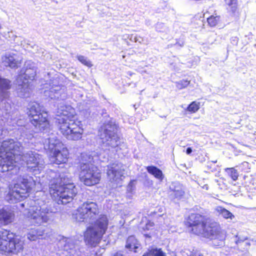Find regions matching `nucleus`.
<instances>
[{"mask_svg": "<svg viewBox=\"0 0 256 256\" xmlns=\"http://www.w3.org/2000/svg\"><path fill=\"white\" fill-rule=\"evenodd\" d=\"M22 146L13 139L4 140L0 148V171L4 172L19 169L20 165L26 164L30 172L34 174H40L44 168V160L34 151H28L20 154Z\"/></svg>", "mask_w": 256, "mask_h": 256, "instance_id": "obj_1", "label": "nucleus"}, {"mask_svg": "<svg viewBox=\"0 0 256 256\" xmlns=\"http://www.w3.org/2000/svg\"><path fill=\"white\" fill-rule=\"evenodd\" d=\"M99 213L98 205L94 202H84L72 214V218L78 222L92 223L84 233V240L86 244L96 246L100 242L102 236L105 233L108 224V218L101 215L96 221Z\"/></svg>", "mask_w": 256, "mask_h": 256, "instance_id": "obj_2", "label": "nucleus"}, {"mask_svg": "<svg viewBox=\"0 0 256 256\" xmlns=\"http://www.w3.org/2000/svg\"><path fill=\"white\" fill-rule=\"evenodd\" d=\"M204 216L198 214H192L185 222L190 231L196 235L210 238L215 246H222L224 242L226 234L215 222H205Z\"/></svg>", "mask_w": 256, "mask_h": 256, "instance_id": "obj_3", "label": "nucleus"}, {"mask_svg": "<svg viewBox=\"0 0 256 256\" xmlns=\"http://www.w3.org/2000/svg\"><path fill=\"white\" fill-rule=\"evenodd\" d=\"M58 123L61 133L68 140H78L82 138L84 129L80 122L76 120V112L70 105L60 103L58 106Z\"/></svg>", "mask_w": 256, "mask_h": 256, "instance_id": "obj_4", "label": "nucleus"}, {"mask_svg": "<svg viewBox=\"0 0 256 256\" xmlns=\"http://www.w3.org/2000/svg\"><path fill=\"white\" fill-rule=\"evenodd\" d=\"M82 160L79 174L80 181L87 186H92L98 184L100 180V173L97 167L92 162H96L98 160L104 162L108 160V158L102 154L99 156H96L94 152L90 154H82Z\"/></svg>", "mask_w": 256, "mask_h": 256, "instance_id": "obj_5", "label": "nucleus"}, {"mask_svg": "<svg viewBox=\"0 0 256 256\" xmlns=\"http://www.w3.org/2000/svg\"><path fill=\"white\" fill-rule=\"evenodd\" d=\"M20 206L26 207L24 214L34 225H41L47 222L50 218V214L56 212L54 208L50 207L46 202L40 199L25 202L20 204Z\"/></svg>", "mask_w": 256, "mask_h": 256, "instance_id": "obj_6", "label": "nucleus"}, {"mask_svg": "<svg viewBox=\"0 0 256 256\" xmlns=\"http://www.w3.org/2000/svg\"><path fill=\"white\" fill-rule=\"evenodd\" d=\"M50 194L58 204H66L73 200L77 193L71 180L65 176L50 180Z\"/></svg>", "mask_w": 256, "mask_h": 256, "instance_id": "obj_7", "label": "nucleus"}, {"mask_svg": "<svg viewBox=\"0 0 256 256\" xmlns=\"http://www.w3.org/2000/svg\"><path fill=\"white\" fill-rule=\"evenodd\" d=\"M36 184L32 178L28 176H20L14 186H9L10 191L6 196V200L10 203L16 202L28 196V192Z\"/></svg>", "mask_w": 256, "mask_h": 256, "instance_id": "obj_8", "label": "nucleus"}, {"mask_svg": "<svg viewBox=\"0 0 256 256\" xmlns=\"http://www.w3.org/2000/svg\"><path fill=\"white\" fill-rule=\"evenodd\" d=\"M44 146L47 150L51 162L59 164L66 162L68 156V150L56 136L52 135L46 140Z\"/></svg>", "mask_w": 256, "mask_h": 256, "instance_id": "obj_9", "label": "nucleus"}, {"mask_svg": "<svg viewBox=\"0 0 256 256\" xmlns=\"http://www.w3.org/2000/svg\"><path fill=\"white\" fill-rule=\"evenodd\" d=\"M24 242L14 238L13 233L4 229L0 230V252L2 254H18L22 251Z\"/></svg>", "mask_w": 256, "mask_h": 256, "instance_id": "obj_10", "label": "nucleus"}, {"mask_svg": "<svg viewBox=\"0 0 256 256\" xmlns=\"http://www.w3.org/2000/svg\"><path fill=\"white\" fill-rule=\"evenodd\" d=\"M36 76V70L34 66L27 68L23 74H19L16 78V84L18 86L17 92L19 96L22 98L29 97L32 92V86L28 80H34Z\"/></svg>", "mask_w": 256, "mask_h": 256, "instance_id": "obj_11", "label": "nucleus"}, {"mask_svg": "<svg viewBox=\"0 0 256 256\" xmlns=\"http://www.w3.org/2000/svg\"><path fill=\"white\" fill-rule=\"evenodd\" d=\"M28 115L30 117L32 124L40 130H44L48 125V113L42 110V108L38 103H31Z\"/></svg>", "mask_w": 256, "mask_h": 256, "instance_id": "obj_12", "label": "nucleus"}, {"mask_svg": "<svg viewBox=\"0 0 256 256\" xmlns=\"http://www.w3.org/2000/svg\"><path fill=\"white\" fill-rule=\"evenodd\" d=\"M121 128L118 124L113 122V152H116L118 157H122L127 153L126 144L122 136Z\"/></svg>", "mask_w": 256, "mask_h": 256, "instance_id": "obj_13", "label": "nucleus"}, {"mask_svg": "<svg viewBox=\"0 0 256 256\" xmlns=\"http://www.w3.org/2000/svg\"><path fill=\"white\" fill-rule=\"evenodd\" d=\"M56 84V79H50L48 84H44V88L46 90L44 91V94L52 100H64L66 98V94L64 89Z\"/></svg>", "mask_w": 256, "mask_h": 256, "instance_id": "obj_14", "label": "nucleus"}, {"mask_svg": "<svg viewBox=\"0 0 256 256\" xmlns=\"http://www.w3.org/2000/svg\"><path fill=\"white\" fill-rule=\"evenodd\" d=\"M112 126L111 124H104L98 130V136L102 142L106 145H110L112 142Z\"/></svg>", "mask_w": 256, "mask_h": 256, "instance_id": "obj_15", "label": "nucleus"}, {"mask_svg": "<svg viewBox=\"0 0 256 256\" xmlns=\"http://www.w3.org/2000/svg\"><path fill=\"white\" fill-rule=\"evenodd\" d=\"M170 196L178 200L183 198L185 192L183 186L178 182H172L170 186Z\"/></svg>", "mask_w": 256, "mask_h": 256, "instance_id": "obj_16", "label": "nucleus"}, {"mask_svg": "<svg viewBox=\"0 0 256 256\" xmlns=\"http://www.w3.org/2000/svg\"><path fill=\"white\" fill-rule=\"evenodd\" d=\"M64 244V250L70 254V256H82L81 252L78 250L75 242L71 238H66Z\"/></svg>", "mask_w": 256, "mask_h": 256, "instance_id": "obj_17", "label": "nucleus"}, {"mask_svg": "<svg viewBox=\"0 0 256 256\" xmlns=\"http://www.w3.org/2000/svg\"><path fill=\"white\" fill-rule=\"evenodd\" d=\"M14 219V212L8 208H4L0 210V221L4 224L12 222Z\"/></svg>", "mask_w": 256, "mask_h": 256, "instance_id": "obj_18", "label": "nucleus"}, {"mask_svg": "<svg viewBox=\"0 0 256 256\" xmlns=\"http://www.w3.org/2000/svg\"><path fill=\"white\" fill-rule=\"evenodd\" d=\"M2 62L6 66H8L12 68L18 66L20 63L21 60H19L18 56L13 53H7L2 58Z\"/></svg>", "mask_w": 256, "mask_h": 256, "instance_id": "obj_19", "label": "nucleus"}, {"mask_svg": "<svg viewBox=\"0 0 256 256\" xmlns=\"http://www.w3.org/2000/svg\"><path fill=\"white\" fill-rule=\"evenodd\" d=\"M10 81L6 78L0 77V102H1L8 96L7 90L10 88Z\"/></svg>", "mask_w": 256, "mask_h": 256, "instance_id": "obj_20", "label": "nucleus"}, {"mask_svg": "<svg viewBox=\"0 0 256 256\" xmlns=\"http://www.w3.org/2000/svg\"><path fill=\"white\" fill-rule=\"evenodd\" d=\"M44 234V230L42 228L30 229L27 234V238L31 241L36 240Z\"/></svg>", "mask_w": 256, "mask_h": 256, "instance_id": "obj_21", "label": "nucleus"}, {"mask_svg": "<svg viewBox=\"0 0 256 256\" xmlns=\"http://www.w3.org/2000/svg\"><path fill=\"white\" fill-rule=\"evenodd\" d=\"M147 172L150 174L154 176V178L162 181L164 178V175L162 171L156 166H150L146 167Z\"/></svg>", "mask_w": 256, "mask_h": 256, "instance_id": "obj_22", "label": "nucleus"}, {"mask_svg": "<svg viewBox=\"0 0 256 256\" xmlns=\"http://www.w3.org/2000/svg\"><path fill=\"white\" fill-rule=\"evenodd\" d=\"M138 241L134 236H130L126 242V248L130 250H132L136 252V250L139 248Z\"/></svg>", "mask_w": 256, "mask_h": 256, "instance_id": "obj_23", "label": "nucleus"}, {"mask_svg": "<svg viewBox=\"0 0 256 256\" xmlns=\"http://www.w3.org/2000/svg\"><path fill=\"white\" fill-rule=\"evenodd\" d=\"M215 210L217 214L226 219L230 218L232 220L234 218V215L232 212L222 206H217Z\"/></svg>", "mask_w": 256, "mask_h": 256, "instance_id": "obj_24", "label": "nucleus"}, {"mask_svg": "<svg viewBox=\"0 0 256 256\" xmlns=\"http://www.w3.org/2000/svg\"><path fill=\"white\" fill-rule=\"evenodd\" d=\"M236 239L235 241L236 244L238 245V248H244L246 250L248 249V248L250 246V244L247 240L246 236H240L238 235L236 236Z\"/></svg>", "mask_w": 256, "mask_h": 256, "instance_id": "obj_25", "label": "nucleus"}, {"mask_svg": "<svg viewBox=\"0 0 256 256\" xmlns=\"http://www.w3.org/2000/svg\"><path fill=\"white\" fill-rule=\"evenodd\" d=\"M227 10L234 14L238 8V0H224Z\"/></svg>", "mask_w": 256, "mask_h": 256, "instance_id": "obj_26", "label": "nucleus"}, {"mask_svg": "<svg viewBox=\"0 0 256 256\" xmlns=\"http://www.w3.org/2000/svg\"><path fill=\"white\" fill-rule=\"evenodd\" d=\"M224 171L226 174L230 178L233 180L236 181L238 177V172L234 168H226Z\"/></svg>", "mask_w": 256, "mask_h": 256, "instance_id": "obj_27", "label": "nucleus"}, {"mask_svg": "<svg viewBox=\"0 0 256 256\" xmlns=\"http://www.w3.org/2000/svg\"><path fill=\"white\" fill-rule=\"evenodd\" d=\"M143 256H166L164 253L160 248H152Z\"/></svg>", "mask_w": 256, "mask_h": 256, "instance_id": "obj_28", "label": "nucleus"}, {"mask_svg": "<svg viewBox=\"0 0 256 256\" xmlns=\"http://www.w3.org/2000/svg\"><path fill=\"white\" fill-rule=\"evenodd\" d=\"M220 20V16L217 15H212L207 18V22L208 24L212 27L215 26Z\"/></svg>", "mask_w": 256, "mask_h": 256, "instance_id": "obj_29", "label": "nucleus"}, {"mask_svg": "<svg viewBox=\"0 0 256 256\" xmlns=\"http://www.w3.org/2000/svg\"><path fill=\"white\" fill-rule=\"evenodd\" d=\"M199 108V103L192 102L188 106L186 110L191 113H194L197 112Z\"/></svg>", "mask_w": 256, "mask_h": 256, "instance_id": "obj_30", "label": "nucleus"}, {"mask_svg": "<svg viewBox=\"0 0 256 256\" xmlns=\"http://www.w3.org/2000/svg\"><path fill=\"white\" fill-rule=\"evenodd\" d=\"M124 172H118L113 168V182L114 180H122L124 177Z\"/></svg>", "mask_w": 256, "mask_h": 256, "instance_id": "obj_31", "label": "nucleus"}, {"mask_svg": "<svg viewBox=\"0 0 256 256\" xmlns=\"http://www.w3.org/2000/svg\"><path fill=\"white\" fill-rule=\"evenodd\" d=\"M190 83L187 80H182L176 82V86L178 88L181 90L186 88Z\"/></svg>", "mask_w": 256, "mask_h": 256, "instance_id": "obj_32", "label": "nucleus"}, {"mask_svg": "<svg viewBox=\"0 0 256 256\" xmlns=\"http://www.w3.org/2000/svg\"><path fill=\"white\" fill-rule=\"evenodd\" d=\"M77 58L78 60L84 65L88 67H91L92 66L91 62L86 57L83 56H78Z\"/></svg>", "mask_w": 256, "mask_h": 256, "instance_id": "obj_33", "label": "nucleus"}, {"mask_svg": "<svg viewBox=\"0 0 256 256\" xmlns=\"http://www.w3.org/2000/svg\"><path fill=\"white\" fill-rule=\"evenodd\" d=\"M137 38V34H126L123 36L124 40H129L131 42H136Z\"/></svg>", "mask_w": 256, "mask_h": 256, "instance_id": "obj_34", "label": "nucleus"}, {"mask_svg": "<svg viewBox=\"0 0 256 256\" xmlns=\"http://www.w3.org/2000/svg\"><path fill=\"white\" fill-rule=\"evenodd\" d=\"M134 182L135 180H132L130 181L127 186V191L130 192H132L134 187Z\"/></svg>", "mask_w": 256, "mask_h": 256, "instance_id": "obj_35", "label": "nucleus"}, {"mask_svg": "<svg viewBox=\"0 0 256 256\" xmlns=\"http://www.w3.org/2000/svg\"><path fill=\"white\" fill-rule=\"evenodd\" d=\"M22 136L26 138L28 140H31L34 137L32 132L30 131L23 132Z\"/></svg>", "mask_w": 256, "mask_h": 256, "instance_id": "obj_36", "label": "nucleus"}, {"mask_svg": "<svg viewBox=\"0 0 256 256\" xmlns=\"http://www.w3.org/2000/svg\"><path fill=\"white\" fill-rule=\"evenodd\" d=\"M2 35H3L4 36H5L6 38H10H10H14H14H16V36H14V34L12 32H8V36H7L4 34H2Z\"/></svg>", "mask_w": 256, "mask_h": 256, "instance_id": "obj_37", "label": "nucleus"}, {"mask_svg": "<svg viewBox=\"0 0 256 256\" xmlns=\"http://www.w3.org/2000/svg\"><path fill=\"white\" fill-rule=\"evenodd\" d=\"M164 26V24H162V23H158L156 24V30L158 31V32H161V28H162Z\"/></svg>", "mask_w": 256, "mask_h": 256, "instance_id": "obj_38", "label": "nucleus"}, {"mask_svg": "<svg viewBox=\"0 0 256 256\" xmlns=\"http://www.w3.org/2000/svg\"><path fill=\"white\" fill-rule=\"evenodd\" d=\"M174 45H177V46H180V47H182L184 45V42L182 40H177V42L174 44Z\"/></svg>", "mask_w": 256, "mask_h": 256, "instance_id": "obj_39", "label": "nucleus"}, {"mask_svg": "<svg viewBox=\"0 0 256 256\" xmlns=\"http://www.w3.org/2000/svg\"><path fill=\"white\" fill-rule=\"evenodd\" d=\"M136 42H138L139 44H142L144 41V38L140 36H138L137 35V38H136Z\"/></svg>", "mask_w": 256, "mask_h": 256, "instance_id": "obj_40", "label": "nucleus"}, {"mask_svg": "<svg viewBox=\"0 0 256 256\" xmlns=\"http://www.w3.org/2000/svg\"><path fill=\"white\" fill-rule=\"evenodd\" d=\"M207 167H208V169L211 170L212 172H214L216 170L215 168H212V164H211V162H208Z\"/></svg>", "mask_w": 256, "mask_h": 256, "instance_id": "obj_41", "label": "nucleus"}, {"mask_svg": "<svg viewBox=\"0 0 256 256\" xmlns=\"http://www.w3.org/2000/svg\"><path fill=\"white\" fill-rule=\"evenodd\" d=\"M108 170L107 172V174L108 176H110L112 174V170L111 169L112 168V167L111 166H108Z\"/></svg>", "mask_w": 256, "mask_h": 256, "instance_id": "obj_42", "label": "nucleus"}, {"mask_svg": "<svg viewBox=\"0 0 256 256\" xmlns=\"http://www.w3.org/2000/svg\"><path fill=\"white\" fill-rule=\"evenodd\" d=\"M192 149L191 148L188 147L186 148V154H190L192 153Z\"/></svg>", "mask_w": 256, "mask_h": 256, "instance_id": "obj_43", "label": "nucleus"}, {"mask_svg": "<svg viewBox=\"0 0 256 256\" xmlns=\"http://www.w3.org/2000/svg\"><path fill=\"white\" fill-rule=\"evenodd\" d=\"M188 256H204L203 255L199 254V253H190V256L188 255Z\"/></svg>", "mask_w": 256, "mask_h": 256, "instance_id": "obj_44", "label": "nucleus"}, {"mask_svg": "<svg viewBox=\"0 0 256 256\" xmlns=\"http://www.w3.org/2000/svg\"><path fill=\"white\" fill-rule=\"evenodd\" d=\"M18 120H14L12 122V125L14 126H15L16 125L19 126L20 124H18Z\"/></svg>", "mask_w": 256, "mask_h": 256, "instance_id": "obj_45", "label": "nucleus"}, {"mask_svg": "<svg viewBox=\"0 0 256 256\" xmlns=\"http://www.w3.org/2000/svg\"><path fill=\"white\" fill-rule=\"evenodd\" d=\"M50 177H54L56 176V174L52 170L50 171Z\"/></svg>", "mask_w": 256, "mask_h": 256, "instance_id": "obj_46", "label": "nucleus"}, {"mask_svg": "<svg viewBox=\"0 0 256 256\" xmlns=\"http://www.w3.org/2000/svg\"><path fill=\"white\" fill-rule=\"evenodd\" d=\"M113 256H123V254L122 252H116Z\"/></svg>", "mask_w": 256, "mask_h": 256, "instance_id": "obj_47", "label": "nucleus"}, {"mask_svg": "<svg viewBox=\"0 0 256 256\" xmlns=\"http://www.w3.org/2000/svg\"><path fill=\"white\" fill-rule=\"evenodd\" d=\"M203 188L208 190V184H205L203 186Z\"/></svg>", "mask_w": 256, "mask_h": 256, "instance_id": "obj_48", "label": "nucleus"}, {"mask_svg": "<svg viewBox=\"0 0 256 256\" xmlns=\"http://www.w3.org/2000/svg\"><path fill=\"white\" fill-rule=\"evenodd\" d=\"M30 63H32L30 62H26V67H28V65H30Z\"/></svg>", "mask_w": 256, "mask_h": 256, "instance_id": "obj_49", "label": "nucleus"}, {"mask_svg": "<svg viewBox=\"0 0 256 256\" xmlns=\"http://www.w3.org/2000/svg\"><path fill=\"white\" fill-rule=\"evenodd\" d=\"M115 112L118 116L119 113H120V111L118 110H116V111Z\"/></svg>", "mask_w": 256, "mask_h": 256, "instance_id": "obj_50", "label": "nucleus"}, {"mask_svg": "<svg viewBox=\"0 0 256 256\" xmlns=\"http://www.w3.org/2000/svg\"><path fill=\"white\" fill-rule=\"evenodd\" d=\"M217 162V160H213V161H212V162H211L212 163H214V164H215Z\"/></svg>", "mask_w": 256, "mask_h": 256, "instance_id": "obj_51", "label": "nucleus"}, {"mask_svg": "<svg viewBox=\"0 0 256 256\" xmlns=\"http://www.w3.org/2000/svg\"><path fill=\"white\" fill-rule=\"evenodd\" d=\"M215 182H218V180H215Z\"/></svg>", "mask_w": 256, "mask_h": 256, "instance_id": "obj_52", "label": "nucleus"}, {"mask_svg": "<svg viewBox=\"0 0 256 256\" xmlns=\"http://www.w3.org/2000/svg\"><path fill=\"white\" fill-rule=\"evenodd\" d=\"M146 228H147V229H148V224H146Z\"/></svg>", "mask_w": 256, "mask_h": 256, "instance_id": "obj_53", "label": "nucleus"}, {"mask_svg": "<svg viewBox=\"0 0 256 256\" xmlns=\"http://www.w3.org/2000/svg\"><path fill=\"white\" fill-rule=\"evenodd\" d=\"M47 75H48V76H49L50 73H49V72H48V74H47Z\"/></svg>", "mask_w": 256, "mask_h": 256, "instance_id": "obj_54", "label": "nucleus"}]
</instances>
